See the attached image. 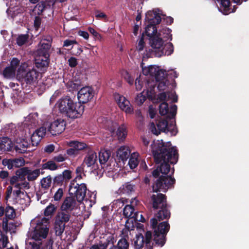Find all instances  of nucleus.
<instances>
[{"label": "nucleus", "instance_id": "14", "mask_svg": "<svg viewBox=\"0 0 249 249\" xmlns=\"http://www.w3.org/2000/svg\"><path fill=\"white\" fill-rule=\"evenodd\" d=\"M86 192L87 186L84 183H81V184L76 183L74 186L72 185L70 186V195H74L73 197H75L78 202H81L84 200Z\"/></svg>", "mask_w": 249, "mask_h": 249}, {"label": "nucleus", "instance_id": "35", "mask_svg": "<svg viewBox=\"0 0 249 249\" xmlns=\"http://www.w3.org/2000/svg\"><path fill=\"white\" fill-rule=\"evenodd\" d=\"M116 239H115L114 236L113 235H110L107 237L104 242L100 241L99 244L101 249H107L109 245H111V246L114 245Z\"/></svg>", "mask_w": 249, "mask_h": 249}, {"label": "nucleus", "instance_id": "28", "mask_svg": "<svg viewBox=\"0 0 249 249\" xmlns=\"http://www.w3.org/2000/svg\"><path fill=\"white\" fill-rule=\"evenodd\" d=\"M137 213L131 205H126L123 209V215L126 218H137Z\"/></svg>", "mask_w": 249, "mask_h": 249}, {"label": "nucleus", "instance_id": "21", "mask_svg": "<svg viewBox=\"0 0 249 249\" xmlns=\"http://www.w3.org/2000/svg\"><path fill=\"white\" fill-rule=\"evenodd\" d=\"M76 204V200L72 196H67L62 203L60 209L71 213V212L74 209Z\"/></svg>", "mask_w": 249, "mask_h": 249}, {"label": "nucleus", "instance_id": "7", "mask_svg": "<svg viewBox=\"0 0 249 249\" xmlns=\"http://www.w3.org/2000/svg\"><path fill=\"white\" fill-rule=\"evenodd\" d=\"M49 220L45 217L37 220L33 230L29 232L28 237L32 239L40 240L44 242V240L47 237L49 232Z\"/></svg>", "mask_w": 249, "mask_h": 249}, {"label": "nucleus", "instance_id": "43", "mask_svg": "<svg viewBox=\"0 0 249 249\" xmlns=\"http://www.w3.org/2000/svg\"><path fill=\"white\" fill-rule=\"evenodd\" d=\"M116 134L119 140H123L125 138L127 135V132L126 128L124 125H121L118 128L116 131Z\"/></svg>", "mask_w": 249, "mask_h": 249}, {"label": "nucleus", "instance_id": "59", "mask_svg": "<svg viewBox=\"0 0 249 249\" xmlns=\"http://www.w3.org/2000/svg\"><path fill=\"white\" fill-rule=\"evenodd\" d=\"M69 65L71 68H74L77 65V59L74 57H71L68 60Z\"/></svg>", "mask_w": 249, "mask_h": 249}, {"label": "nucleus", "instance_id": "32", "mask_svg": "<svg viewBox=\"0 0 249 249\" xmlns=\"http://www.w3.org/2000/svg\"><path fill=\"white\" fill-rule=\"evenodd\" d=\"M50 62L49 58H43L42 57H36L35 65L38 68L42 70L48 67Z\"/></svg>", "mask_w": 249, "mask_h": 249}, {"label": "nucleus", "instance_id": "46", "mask_svg": "<svg viewBox=\"0 0 249 249\" xmlns=\"http://www.w3.org/2000/svg\"><path fill=\"white\" fill-rule=\"evenodd\" d=\"M36 57H42L43 58H49L50 54L48 52L42 49L40 47L36 52Z\"/></svg>", "mask_w": 249, "mask_h": 249}, {"label": "nucleus", "instance_id": "57", "mask_svg": "<svg viewBox=\"0 0 249 249\" xmlns=\"http://www.w3.org/2000/svg\"><path fill=\"white\" fill-rule=\"evenodd\" d=\"M34 132L39 134V137L42 139V138L45 135L46 133V128L44 126H41L37 129Z\"/></svg>", "mask_w": 249, "mask_h": 249}, {"label": "nucleus", "instance_id": "61", "mask_svg": "<svg viewBox=\"0 0 249 249\" xmlns=\"http://www.w3.org/2000/svg\"><path fill=\"white\" fill-rule=\"evenodd\" d=\"M19 180V178L16 174L11 177L9 179V183L11 185H14L15 183L18 182Z\"/></svg>", "mask_w": 249, "mask_h": 249}, {"label": "nucleus", "instance_id": "22", "mask_svg": "<svg viewBox=\"0 0 249 249\" xmlns=\"http://www.w3.org/2000/svg\"><path fill=\"white\" fill-rule=\"evenodd\" d=\"M39 73L35 69L28 71L23 77V80L27 85H33L37 81Z\"/></svg>", "mask_w": 249, "mask_h": 249}, {"label": "nucleus", "instance_id": "17", "mask_svg": "<svg viewBox=\"0 0 249 249\" xmlns=\"http://www.w3.org/2000/svg\"><path fill=\"white\" fill-rule=\"evenodd\" d=\"M1 163L4 166H7L8 170H14L24 166L25 160L23 158H4L2 160Z\"/></svg>", "mask_w": 249, "mask_h": 249}, {"label": "nucleus", "instance_id": "30", "mask_svg": "<svg viewBox=\"0 0 249 249\" xmlns=\"http://www.w3.org/2000/svg\"><path fill=\"white\" fill-rule=\"evenodd\" d=\"M135 185L130 182H127L120 187L119 191L120 194H130L135 191Z\"/></svg>", "mask_w": 249, "mask_h": 249}, {"label": "nucleus", "instance_id": "62", "mask_svg": "<svg viewBox=\"0 0 249 249\" xmlns=\"http://www.w3.org/2000/svg\"><path fill=\"white\" fill-rule=\"evenodd\" d=\"M168 99H172L173 103H177L178 100V96L176 94L175 92H169L168 93Z\"/></svg>", "mask_w": 249, "mask_h": 249}, {"label": "nucleus", "instance_id": "54", "mask_svg": "<svg viewBox=\"0 0 249 249\" xmlns=\"http://www.w3.org/2000/svg\"><path fill=\"white\" fill-rule=\"evenodd\" d=\"M66 159L67 157L65 154H59L58 155L54 156L53 158V160L54 161V162H60L65 161L66 160Z\"/></svg>", "mask_w": 249, "mask_h": 249}, {"label": "nucleus", "instance_id": "45", "mask_svg": "<svg viewBox=\"0 0 249 249\" xmlns=\"http://www.w3.org/2000/svg\"><path fill=\"white\" fill-rule=\"evenodd\" d=\"M68 87L71 88V90H77L81 88V85L80 80H75L69 82L67 83Z\"/></svg>", "mask_w": 249, "mask_h": 249}, {"label": "nucleus", "instance_id": "9", "mask_svg": "<svg viewBox=\"0 0 249 249\" xmlns=\"http://www.w3.org/2000/svg\"><path fill=\"white\" fill-rule=\"evenodd\" d=\"M161 45H156L155 47H152V49L151 52V55L156 57H161L163 55H170L174 52V46L171 42L165 44L163 47V40L161 38Z\"/></svg>", "mask_w": 249, "mask_h": 249}, {"label": "nucleus", "instance_id": "2", "mask_svg": "<svg viewBox=\"0 0 249 249\" xmlns=\"http://www.w3.org/2000/svg\"><path fill=\"white\" fill-rule=\"evenodd\" d=\"M151 198L154 209H159L154 217L150 220V226L154 227L159 225L163 220L169 219L171 216V213L167 203V197L165 195L158 193L153 195Z\"/></svg>", "mask_w": 249, "mask_h": 249}, {"label": "nucleus", "instance_id": "26", "mask_svg": "<svg viewBox=\"0 0 249 249\" xmlns=\"http://www.w3.org/2000/svg\"><path fill=\"white\" fill-rule=\"evenodd\" d=\"M130 153L128 147L122 146L118 149L116 156L119 160L124 161L127 160L129 157Z\"/></svg>", "mask_w": 249, "mask_h": 249}, {"label": "nucleus", "instance_id": "34", "mask_svg": "<svg viewBox=\"0 0 249 249\" xmlns=\"http://www.w3.org/2000/svg\"><path fill=\"white\" fill-rule=\"evenodd\" d=\"M36 8H37L38 14L40 15L45 10L51 8V3L49 1H41L36 5Z\"/></svg>", "mask_w": 249, "mask_h": 249}, {"label": "nucleus", "instance_id": "16", "mask_svg": "<svg viewBox=\"0 0 249 249\" xmlns=\"http://www.w3.org/2000/svg\"><path fill=\"white\" fill-rule=\"evenodd\" d=\"M177 111V106L176 105L171 106L169 109V106L166 102H163L159 106V113L161 116L167 115V118L169 119L175 118Z\"/></svg>", "mask_w": 249, "mask_h": 249}, {"label": "nucleus", "instance_id": "18", "mask_svg": "<svg viewBox=\"0 0 249 249\" xmlns=\"http://www.w3.org/2000/svg\"><path fill=\"white\" fill-rule=\"evenodd\" d=\"M115 100L119 107L126 113L132 114L133 112V108L130 105L129 101L124 96L116 94L114 95Z\"/></svg>", "mask_w": 249, "mask_h": 249}, {"label": "nucleus", "instance_id": "51", "mask_svg": "<svg viewBox=\"0 0 249 249\" xmlns=\"http://www.w3.org/2000/svg\"><path fill=\"white\" fill-rule=\"evenodd\" d=\"M217 1H220V4L221 6L223 8L224 11H229L230 8V6L231 5V1L230 0H217Z\"/></svg>", "mask_w": 249, "mask_h": 249}, {"label": "nucleus", "instance_id": "44", "mask_svg": "<svg viewBox=\"0 0 249 249\" xmlns=\"http://www.w3.org/2000/svg\"><path fill=\"white\" fill-rule=\"evenodd\" d=\"M169 75L166 72V71L163 70L159 69L158 72L155 76L156 81H160L165 79L168 78Z\"/></svg>", "mask_w": 249, "mask_h": 249}, {"label": "nucleus", "instance_id": "58", "mask_svg": "<svg viewBox=\"0 0 249 249\" xmlns=\"http://www.w3.org/2000/svg\"><path fill=\"white\" fill-rule=\"evenodd\" d=\"M159 70V68L154 66H149V70L150 71V75L151 76H155L156 74Z\"/></svg>", "mask_w": 249, "mask_h": 249}, {"label": "nucleus", "instance_id": "24", "mask_svg": "<svg viewBox=\"0 0 249 249\" xmlns=\"http://www.w3.org/2000/svg\"><path fill=\"white\" fill-rule=\"evenodd\" d=\"M14 144L8 137H0V151L2 152L12 151Z\"/></svg>", "mask_w": 249, "mask_h": 249}, {"label": "nucleus", "instance_id": "37", "mask_svg": "<svg viewBox=\"0 0 249 249\" xmlns=\"http://www.w3.org/2000/svg\"><path fill=\"white\" fill-rule=\"evenodd\" d=\"M99 123L102 124L101 126L105 128L110 131H113L114 129L112 128V122L111 121L107 120L106 118H101L97 120Z\"/></svg>", "mask_w": 249, "mask_h": 249}, {"label": "nucleus", "instance_id": "8", "mask_svg": "<svg viewBox=\"0 0 249 249\" xmlns=\"http://www.w3.org/2000/svg\"><path fill=\"white\" fill-rule=\"evenodd\" d=\"M71 217V213L66 211L58 212L54 218V227L55 234L61 236L65 228V224L68 222Z\"/></svg>", "mask_w": 249, "mask_h": 249}, {"label": "nucleus", "instance_id": "38", "mask_svg": "<svg viewBox=\"0 0 249 249\" xmlns=\"http://www.w3.org/2000/svg\"><path fill=\"white\" fill-rule=\"evenodd\" d=\"M110 156L109 151L101 150L99 153V160L100 164H105L108 160Z\"/></svg>", "mask_w": 249, "mask_h": 249}, {"label": "nucleus", "instance_id": "55", "mask_svg": "<svg viewBox=\"0 0 249 249\" xmlns=\"http://www.w3.org/2000/svg\"><path fill=\"white\" fill-rule=\"evenodd\" d=\"M128 164L131 169H134L138 165V160L136 158H133L131 157L129 160Z\"/></svg>", "mask_w": 249, "mask_h": 249}, {"label": "nucleus", "instance_id": "29", "mask_svg": "<svg viewBox=\"0 0 249 249\" xmlns=\"http://www.w3.org/2000/svg\"><path fill=\"white\" fill-rule=\"evenodd\" d=\"M157 82H159L157 88L160 91L166 90L170 85L173 87L174 85L175 84V79H172L170 80L169 78Z\"/></svg>", "mask_w": 249, "mask_h": 249}, {"label": "nucleus", "instance_id": "25", "mask_svg": "<svg viewBox=\"0 0 249 249\" xmlns=\"http://www.w3.org/2000/svg\"><path fill=\"white\" fill-rule=\"evenodd\" d=\"M128 240V235H124L119 239L117 245H113L109 249H128L129 246Z\"/></svg>", "mask_w": 249, "mask_h": 249}, {"label": "nucleus", "instance_id": "15", "mask_svg": "<svg viewBox=\"0 0 249 249\" xmlns=\"http://www.w3.org/2000/svg\"><path fill=\"white\" fill-rule=\"evenodd\" d=\"M66 125V122L64 119H57L50 124L48 130L53 136H56L65 130Z\"/></svg>", "mask_w": 249, "mask_h": 249}, {"label": "nucleus", "instance_id": "39", "mask_svg": "<svg viewBox=\"0 0 249 249\" xmlns=\"http://www.w3.org/2000/svg\"><path fill=\"white\" fill-rule=\"evenodd\" d=\"M58 166L54 162L53 160L48 161L41 165L40 169H48L51 171H54L58 169Z\"/></svg>", "mask_w": 249, "mask_h": 249}, {"label": "nucleus", "instance_id": "60", "mask_svg": "<svg viewBox=\"0 0 249 249\" xmlns=\"http://www.w3.org/2000/svg\"><path fill=\"white\" fill-rule=\"evenodd\" d=\"M67 154L69 156L74 157L79 154V152H77L74 147H71L67 150Z\"/></svg>", "mask_w": 249, "mask_h": 249}, {"label": "nucleus", "instance_id": "63", "mask_svg": "<svg viewBox=\"0 0 249 249\" xmlns=\"http://www.w3.org/2000/svg\"><path fill=\"white\" fill-rule=\"evenodd\" d=\"M41 19L39 16H36L35 18L34 25L36 29H38L41 25Z\"/></svg>", "mask_w": 249, "mask_h": 249}, {"label": "nucleus", "instance_id": "41", "mask_svg": "<svg viewBox=\"0 0 249 249\" xmlns=\"http://www.w3.org/2000/svg\"><path fill=\"white\" fill-rule=\"evenodd\" d=\"M57 206L50 203L44 210V214L46 216L53 215L56 212Z\"/></svg>", "mask_w": 249, "mask_h": 249}, {"label": "nucleus", "instance_id": "56", "mask_svg": "<svg viewBox=\"0 0 249 249\" xmlns=\"http://www.w3.org/2000/svg\"><path fill=\"white\" fill-rule=\"evenodd\" d=\"M144 45L145 43L144 41V35L143 33L139 41L138 46H137V48L139 51H142V50H143Z\"/></svg>", "mask_w": 249, "mask_h": 249}, {"label": "nucleus", "instance_id": "23", "mask_svg": "<svg viewBox=\"0 0 249 249\" xmlns=\"http://www.w3.org/2000/svg\"><path fill=\"white\" fill-rule=\"evenodd\" d=\"M163 233L160 232V234H158L157 232L155 231L154 242L149 249H153V248L155 247H162L165 245L166 242V237H165V231H163Z\"/></svg>", "mask_w": 249, "mask_h": 249}, {"label": "nucleus", "instance_id": "40", "mask_svg": "<svg viewBox=\"0 0 249 249\" xmlns=\"http://www.w3.org/2000/svg\"><path fill=\"white\" fill-rule=\"evenodd\" d=\"M40 169H37L32 170L29 169V171L27 175L28 180L29 181H34L38 178L40 173L43 174L44 172H40Z\"/></svg>", "mask_w": 249, "mask_h": 249}, {"label": "nucleus", "instance_id": "53", "mask_svg": "<svg viewBox=\"0 0 249 249\" xmlns=\"http://www.w3.org/2000/svg\"><path fill=\"white\" fill-rule=\"evenodd\" d=\"M17 225L15 222H8V227H7V231H4L6 233L8 231H10L11 232H15L16 229L17 228Z\"/></svg>", "mask_w": 249, "mask_h": 249}, {"label": "nucleus", "instance_id": "19", "mask_svg": "<svg viewBox=\"0 0 249 249\" xmlns=\"http://www.w3.org/2000/svg\"><path fill=\"white\" fill-rule=\"evenodd\" d=\"M6 205L5 212V217L3 218L2 220V227L3 231H7L8 220L13 219L16 216V211L14 208L8 204H6Z\"/></svg>", "mask_w": 249, "mask_h": 249}, {"label": "nucleus", "instance_id": "47", "mask_svg": "<svg viewBox=\"0 0 249 249\" xmlns=\"http://www.w3.org/2000/svg\"><path fill=\"white\" fill-rule=\"evenodd\" d=\"M41 138L39 137V134L34 132L31 137V141L33 146H37L40 141Z\"/></svg>", "mask_w": 249, "mask_h": 249}, {"label": "nucleus", "instance_id": "42", "mask_svg": "<svg viewBox=\"0 0 249 249\" xmlns=\"http://www.w3.org/2000/svg\"><path fill=\"white\" fill-rule=\"evenodd\" d=\"M29 36L28 34H21L16 39V43L19 46H22L28 42Z\"/></svg>", "mask_w": 249, "mask_h": 249}, {"label": "nucleus", "instance_id": "27", "mask_svg": "<svg viewBox=\"0 0 249 249\" xmlns=\"http://www.w3.org/2000/svg\"><path fill=\"white\" fill-rule=\"evenodd\" d=\"M69 146L74 147V149L79 152V151L83 150H89L90 148L88 145L82 142H80L77 141H71L68 143Z\"/></svg>", "mask_w": 249, "mask_h": 249}, {"label": "nucleus", "instance_id": "48", "mask_svg": "<svg viewBox=\"0 0 249 249\" xmlns=\"http://www.w3.org/2000/svg\"><path fill=\"white\" fill-rule=\"evenodd\" d=\"M65 189V188H60L57 190L53 196V199L54 201H57L61 200L63 196L64 190Z\"/></svg>", "mask_w": 249, "mask_h": 249}, {"label": "nucleus", "instance_id": "5", "mask_svg": "<svg viewBox=\"0 0 249 249\" xmlns=\"http://www.w3.org/2000/svg\"><path fill=\"white\" fill-rule=\"evenodd\" d=\"M55 106L61 114L71 119L80 117L85 109L83 105L74 101L69 96H66L60 99Z\"/></svg>", "mask_w": 249, "mask_h": 249}, {"label": "nucleus", "instance_id": "49", "mask_svg": "<svg viewBox=\"0 0 249 249\" xmlns=\"http://www.w3.org/2000/svg\"><path fill=\"white\" fill-rule=\"evenodd\" d=\"M146 97L142 93L138 94L135 98V102L138 106H141L146 100Z\"/></svg>", "mask_w": 249, "mask_h": 249}, {"label": "nucleus", "instance_id": "31", "mask_svg": "<svg viewBox=\"0 0 249 249\" xmlns=\"http://www.w3.org/2000/svg\"><path fill=\"white\" fill-rule=\"evenodd\" d=\"M52 182V178L51 175L43 178L40 181L41 187L39 189L43 191H46L47 193L51 187Z\"/></svg>", "mask_w": 249, "mask_h": 249}, {"label": "nucleus", "instance_id": "50", "mask_svg": "<svg viewBox=\"0 0 249 249\" xmlns=\"http://www.w3.org/2000/svg\"><path fill=\"white\" fill-rule=\"evenodd\" d=\"M0 241L2 242V248H6L9 243L8 236L0 231Z\"/></svg>", "mask_w": 249, "mask_h": 249}, {"label": "nucleus", "instance_id": "10", "mask_svg": "<svg viewBox=\"0 0 249 249\" xmlns=\"http://www.w3.org/2000/svg\"><path fill=\"white\" fill-rule=\"evenodd\" d=\"M44 241L40 240L32 239L29 237L26 241V249H53V242L51 240L46 242L44 244Z\"/></svg>", "mask_w": 249, "mask_h": 249}, {"label": "nucleus", "instance_id": "11", "mask_svg": "<svg viewBox=\"0 0 249 249\" xmlns=\"http://www.w3.org/2000/svg\"><path fill=\"white\" fill-rule=\"evenodd\" d=\"M71 178V172L69 170H65L62 174L54 177L53 180V187L61 186V188H65Z\"/></svg>", "mask_w": 249, "mask_h": 249}, {"label": "nucleus", "instance_id": "12", "mask_svg": "<svg viewBox=\"0 0 249 249\" xmlns=\"http://www.w3.org/2000/svg\"><path fill=\"white\" fill-rule=\"evenodd\" d=\"M82 166L83 169L87 166V167L89 168L92 171L97 169L99 167L96 153L91 150L90 149L88 150L87 155L84 158Z\"/></svg>", "mask_w": 249, "mask_h": 249}, {"label": "nucleus", "instance_id": "4", "mask_svg": "<svg viewBox=\"0 0 249 249\" xmlns=\"http://www.w3.org/2000/svg\"><path fill=\"white\" fill-rule=\"evenodd\" d=\"M152 229V231H147L145 232L144 236L142 233L137 235L136 239L134 242V245L136 249H142L144 245L145 244L146 247L149 249L154 242V238L155 237V231L157 234H160V232H163V231H165V237H166L167 234L170 230V225L167 221H162L153 227L150 226Z\"/></svg>", "mask_w": 249, "mask_h": 249}, {"label": "nucleus", "instance_id": "64", "mask_svg": "<svg viewBox=\"0 0 249 249\" xmlns=\"http://www.w3.org/2000/svg\"><path fill=\"white\" fill-rule=\"evenodd\" d=\"M169 92H163L158 95V99L160 101L165 102L167 96H168Z\"/></svg>", "mask_w": 249, "mask_h": 249}, {"label": "nucleus", "instance_id": "20", "mask_svg": "<svg viewBox=\"0 0 249 249\" xmlns=\"http://www.w3.org/2000/svg\"><path fill=\"white\" fill-rule=\"evenodd\" d=\"M30 143L25 139H17L14 144L13 149L18 153H25L27 151V148L29 147Z\"/></svg>", "mask_w": 249, "mask_h": 249}, {"label": "nucleus", "instance_id": "36", "mask_svg": "<svg viewBox=\"0 0 249 249\" xmlns=\"http://www.w3.org/2000/svg\"><path fill=\"white\" fill-rule=\"evenodd\" d=\"M16 71L13 68L7 66L3 69L1 74L4 78L10 79L15 76Z\"/></svg>", "mask_w": 249, "mask_h": 249}, {"label": "nucleus", "instance_id": "33", "mask_svg": "<svg viewBox=\"0 0 249 249\" xmlns=\"http://www.w3.org/2000/svg\"><path fill=\"white\" fill-rule=\"evenodd\" d=\"M29 168L27 167H22L19 168L15 172V174L18 176L20 181L25 180L26 177H27Z\"/></svg>", "mask_w": 249, "mask_h": 249}, {"label": "nucleus", "instance_id": "13", "mask_svg": "<svg viewBox=\"0 0 249 249\" xmlns=\"http://www.w3.org/2000/svg\"><path fill=\"white\" fill-rule=\"evenodd\" d=\"M94 96V90L90 87L86 86L81 88L77 93L78 103L83 105L93 98Z\"/></svg>", "mask_w": 249, "mask_h": 249}, {"label": "nucleus", "instance_id": "52", "mask_svg": "<svg viewBox=\"0 0 249 249\" xmlns=\"http://www.w3.org/2000/svg\"><path fill=\"white\" fill-rule=\"evenodd\" d=\"M19 64L20 60L16 57H13L10 62V66H9L16 71L17 68L19 65Z\"/></svg>", "mask_w": 249, "mask_h": 249}, {"label": "nucleus", "instance_id": "6", "mask_svg": "<svg viewBox=\"0 0 249 249\" xmlns=\"http://www.w3.org/2000/svg\"><path fill=\"white\" fill-rule=\"evenodd\" d=\"M166 119L160 118L156 121V124L152 122L150 124V130L151 132L158 136L161 132L166 133L169 132L171 136H175L178 133L175 122L171 121L169 123Z\"/></svg>", "mask_w": 249, "mask_h": 249}, {"label": "nucleus", "instance_id": "3", "mask_svg": "<svg viewBox=\"0 0 249 249\" xmlns=\"http://www.w3.org/2000/svg\"><path fill=\"white\" fill-rule=\"evenodd\" d=\"M160 9L149 11L146 15L148 20V24L145 28V33L149 37V44L151 47H155L156 45H161V35L160 32H158L156 25L161 22V17L160 16Z\"/></svg>", "mask_w": 249, "mask_h": 249}, {"label": "nucleus", "instance_id": "1", "mask_svg": "<svg viewBox=\"0 0 249 249\" xmlns=\"http://www.w3.org/2000/svg\"><path fill=\"white\" fill-rule=\"evenodd\" d=\"M151 146L155 162L160 164L152 172L153 177H159L152 185L153 192H166L176 182L172 177L174 173V168L171 175H167L170 171V164H175L178 161V150L176 147L172 146L171 142L165 143L162 140L153 141Z\"/></svg>", "mask_w": 249, "mask_h": 249}]
</instances>
